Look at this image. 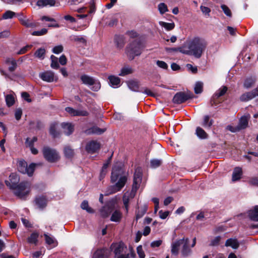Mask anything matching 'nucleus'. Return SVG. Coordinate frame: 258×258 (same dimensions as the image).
<instances>
[{
	"label": "nucleus",
	"instance_id": "49530a36",
	"mask_svg": "<svg viewBox=\"0 0 258 258\" xmlns=\"http://www.w3.org/2000/svg\"><path fill=\"white\" fill-rule=\"evenodd\" d=\"M50 58L51 60V63L50 65L51 67L54 69H57L59 68L57 58L53 55H52L50 56Z\"/></svg>",
	"mask_w": 258,
	"mask_h": 258
},
{
	"label": "nucleus",
	"instance_id": "7ed1b4c3",
	"mask_svg": "<svg viewBox=\"0 0 258 258\" xmlns=\"http://www.w3.org/2000/svg\"><path fill=\"white\" fill-rule=\"evenodd\" d=\"M122 170L120 166L115 165L113 167L111 181L112 182L118 181L114 185L108 186L105 192V196H108L114 194L118 191L124 186L127 181V177L125 175L121 176Z\"/></svg>",
	"mask_w": 258,
	"mask_h": 258
},
{
	"label": "nucleus",
	"instance_id": "c756f323",
	"mask_svg": "<svg viewBox=\"0 0 258 258\" xmlns=\"http://www.w3.org/2000/svg\"><path fill=\"white\" fill-rule=\"evenodd\" d=\"M104 129H101L97 126H93L85 131L87 134H98L100 135L105 132Z\"/></svg>",
	"mask_w": 258,
	"mask_h": 258
},
{
	"label": "nucleus",
	"instance_id": "c03bdc74",
	"mask_svg": "<svg viewBox=\"0 0 258 258\" xmlns=\"http://www.w3.org/2000/svg\"><path fill=\"white\" fill-rule=\"evenodd\" d=\"M227 91V88L226 86H222L215 93V97L219 98L223 96Z\"/></svg>",
	"mask_w": 258,
	"mask_h": 258
},
{
	"label": "nucleus",
	"instance_id": "b1692460",
	"mask_svg": "<svg viewBox=\"0 0 258 258\" xmlns=\"http://www.w3.org/2000/svg\"><path fill=\"white\" fill-rule=\"evenodd\" d=\"M108 252L107 249H97L94 253L93 258H107Z\"/></svg>",
	"mask_w": 258,
	"mask_h": 258
},
{
	"label": "nucleus",
	"instance_id": "4468645a",
	"mask_svg": "<svg viewBox=\"0 0 258 258\" xmlns=\"http://www.w3.org/2000/svg\"><path fill=\"white\" fill-rule=\"evenodd\" d=\"M65 110L71 116H85L88 115V112L86 110H76L70 107H66Z\"/></svg>",
	"mask_w": 258,
	"mask_h": 258
},
{
	"label": "nucleus",
	"instance_id": "2eb2a0df",
	"mask_svg": "<svg viewBox=\"0 0 258 258\" xmlns=\"http://www.w3.org/2000/svg\"><path fill=\"white\" fill-rule=\"evenodd\" d=\"M45 243L50 246L51 248L56 247L58 242L55 237L48 233L44 234Z\"/></svg>",
	"mask_w": 258,
	"mask_h": 258
},
{
	"label": "nucleus",
	"instance_id": "de8ad7c7",
	"mask_svg": "<svg viewBox=\"0 0 258 258\" xmlns=\"http://www.w3.org/2000/svg\"><path fill=\"white\" fill-rule=\"evenodd\" d=\"M158 9L160 13L162 15L168 11L167 5L164 3H160L158 6Z\"/></svg>",
	"mask_w": 258,
	"mask_h": 258
},
{
	"label": "nucleus",
	"instance_id": "f704fd0d",
	"mask_svg": "<svg viewBox=\"0 0 258 258\" xmlns=\"http://www.w3.org/2000/svg\"><path fill=\"white\" fill-rule=\"evenodd\" d=\"M5 101L7 106L11 107L13 106L15 102L14 95L8 94L5 96Z\"/></svg>",
	"mask_w": 258,
	"mask_h": 258
},
{
	"label": "nucleus",
	"instance_id": "6ab92c4d",
	"mask_svg": "<svg viewBox=\"0 0 258 258\" xmlns=\"http://www.w3.org/2000/svg\"><path fill=\"white\" fill-rule=\"evenodd\" d=\"M256 82V77L255 76H250L247 77L243 83V87L246 89L253 87Z\"/></svg>",
	"mask_w": 258,
	"mask_h": 258
},
{
	"label": "nucleus",
	"instance_id": "e433bc0d",
	"mask_svg": "<svg viewBox=\"0 0 258 258\" xmlns=\"http://www.w3.org/2000/svg\"><path fill=\"white\" fill-rule=\"evenodd\" d=\"M57 125L56 123H54L51 124L50 127L49 133L53 138L58 137L59 135V133L57 131Z\"/></svg>",
	"mask_w": 258,
	"mask_h": 258
},
{
	"label": "nucleus",
	"instance_id": "ddd939ff",
	"mask_svg": "<svg viewBox=\"0 0 258 258\" xmlns=\"http://www.w3.org/2000/svg\"><path fill=\"white\" fill-rule=\"evenodd\" d=\"M21 24L27 28H34L39 26V23L34 22L22 16L19 18Z\"/></svg>",
	"mask_w": 258,
	"mask_h": 258
},
{
	"label": "nucleus",
	"instance_id": "393cba45",
	"mask_svg": "<svg viewBox=\"0 0 258 258\" xmlns=\"http://www.w3.org/2000/svg\"><path fill=\"white\" fill-rule=\"evenodd\" d=\"M61 127L63 130L64 134L67 135H70L74 131V127L71 123L69 122H63L61 123Z\"/></svg>",
	"mask_w": 258,
	"mask_h": 258
},
{
	"label": "nucleus",
	"instance_id": "f257e3e1",
	"mask_svg": "<svg viewBox=\"0 0 258 258\" xmlns=\"http://www.w3.org/2000/svg\"><path fill=\"white\" fill-rule=\"evenodd\" d=\"M207 45V43L204 39L195 37L186 40L177 50L183 54L193 55L195 57L199 58L205 50Z\"/></svg>",
	"mask_w": 258,
	"mask_h": 258
},
{
	"label": "nucleus",
	"instance_id": "864d4df0",
	"mask_svg": "<svg viewBox=\"0 0 258 258\" xmlns=\"http://www.w3.org/2000/svg\"><path fill=\"white\" fill-rule=\"evenodd\" d=\"M258 156V153L254 152H248V155H246L244 156V157L246 158L248 161H251L253 160V156L254 158H256Z\"/></svg>",
	"mask_w": 258,
	"mask_h": 258
},
{
	"label": "nucleus",
	"instance_id": "3c124183",
	"mask_svg": "<svg viewBox=\"0 0 258 258\" xmlns=\"http://www.w3.org/2000/svg\"><path fill=\"white\" fill-rule=\"evenodd\" d=\"M15 15V13L11 11H6L3 15V19H9L12 18Z\"/></svg>",
	"mask_w": 258,
	"mask_h": 258
},
{
	"label": "nucleus",
	"instance_id": "5fc2aeb1",
	"mask_svg": "<svg viewBox=\"0 0 258 258\" xmlns=\"http://www.w3.org/2000/svg\"><path fill=\"white\" fill-rule=\"evenodd\" d=\"M221 9H222L224 14L228 17H231L232 14L229 8L225 5H222L221 6Z\"/></svg>",
	"mask_w": 258,
	"mask_h": 258
},
{
	"label": "nucleus",
	"instance_id": "e2e57ef3",
	"mask_svg": "<svg viewBox=\"0 0 258 258\" xmlns=\"http://www.w3.org/2000/svg\"><path fill=\"white\" fill-rule=\"evenodd\" d=\"M186 67L188 70L191 71L192 73H196L197 72L198 69L197 67H194L189 63L187 64Z\"/></svg>",
	"mask_w": 258,
	"mask_h": 258
},
{
	"label": "nucleus",
	"instance_id": "c85d7f7f",
	"mask_svg": "<svg viewBox=\"0 0 258 258\" xmlns=\"http://www.w3.org/2000/svg\"><path fill=\"white\" fill-rule=\"evenodd\" d=\"M111 86L113 88H117L119 86L120 80L119 78L116 76H111L108 77Z\"/></svg>",
	"mask_w": 258,
	"mask_h": 258
},
{
	"label": "nucleus",
	"instance_id": "5701e85b",
	"mask_svg": "<svg viewBox=\"0 0 258 258\" xmlns=\"http://www.w3.org/2000/svg\"><path fill=\"white\" fill-rule=\"evenodd\" d=\"M184 238L178 240L173 242L171 245V252L173 254L177 255L178 253L179 246L184 243Z\"/></svg>",
	"mask_w": 258,
	"mask_h": 258
},
{
	"label": "nucleus",
	"instance_id": "680f3d73",
	"mask_svg": "<svg viewBox=\"0 0 258 258\" xmlns=\"http://www.w3.org/2000/svg\"><path fill=\"white\" fill-rule=\"evenodd\" d=\"M22 111L21 109L18 108L16 110L15 113V116L16 119L17 120H19L20 119L21 116H22Z\"/></svg>",
	"mask_w": 258,
	"mask_h": 258
},
{
	"label": "nucleus",
	"instance_id": "f03ea898",
	"mask_svg": "<svg viewBox=\"0 0 258 258\" xmlns=\"http://www.w3.org/2000/svg\"><path fill=\"white\" fill-rule=\"evenodd\" d=\"M20 177L15 173H12L9 176V180L6 181V185L14 190V194L21 199H24L30 191L31 184L28 182L19 183Z\"/></svg>",
	"mask_w": 258,
	"mask_h": 258
},
{
	"label": "nucleus",
	"instance_id": "bf43d9fd",
	"mask_svg": "<svg viewBox=\"0 0 258 258\" xmlns=\"http://www.w3.org/2000/svg\"><path fill=\"white\" fill-rule=\"evenodd\" d=\"M221 237L219 236H216L213 240H211L210 245L211 246H215L219 244V241H220Z\"/></svg>",
	"mask_w": 258,
	"mask_h": 258
},
{
	"label": "nucleus",
	"instance_id": "1a4fd4ad",
	"mask_svg": "<svg viewBox=\"0 0 258 258\" xmlns=\"http://www.w3.org/2000/svg\"><path fill=\"white\" fill-rule=\"evenodd\" d=\"M36 164L31 163L28 166L26 161H19L18 164V169L23 174H27L29 176H31L34 171Z\"/></svg>",
	"mask_w": 258,
	"mask_h": 258
},
{
	"label": "nucleus",
	"instance_id": "473e14b6",
	"mask_svg": "<svg viewBox=\"0 0 258 258\" xmlns=\"http://www.w3.org/2000/svg\"><path fill=\"white\" fill-rule=\"evenodd\" d=\"M45 49L44 48H40L38 49L34 54L35 57L40 60H43L45 57Z\"/></svg>",
	"mask_w": 258,
	"mask_h": 258
},
{
	"label": "nucleus",
	"instance_id": "a19ab883",
	"mask_svg": "<svg viewBox=\"0 0 258 258\" xmlns=\"http://www.w3.org/2000/svg\"><path fill=\"white\" fill-rule=\"evenodd\" d=\"M159 24L162 27H164L166 30L170 31L172 30L174 27L175 24L174 23H166L162 21L159 22Z\"/></svg>",
	"mask_w": 258,
	"mask_h": 258
},
{
	"label": "nucleus",
	"instance_id": "0eeeda50",
	"mask_svg": "<svg viewBox=\"0 0 258 258\" xmlns=\"http://www.w3.org/2000/svg\"><path fill=\"white\" fill-rule=\"evenodd\" d=\"M44 158L49 162L54 163L60 159L58 152L55 149L45 147L42 150Z\"/></svg>",
	"mask_w": 258,
	"mask_h": 258
},
{
	"label": "nucleus",
	"instance_id": "37998d69",
	"mask_svg": "<svg viewBox=\"0 0 258 258\" xmlns=\"http://www.w3.org/2000/svg\"><path fill=\"white\" fill-rule=\"evenodd\" d=\"M81 207L83 210H86L89 213H93L94 210L89 206L88 202L84 200L81 204Z\"/></svg>",
	"mask_w": 258,
	"mask_h": 258
},
{
	"label": "nucleus",
	"instance_id": "58836bf2",
	"mask_svg": "<svg viewBox=\"0 0 258 258\" xmlns=\"http://www.w3.org/2000/svg\"><path fill=\"white\" fill-rule=\"evenodd\" d=\"M188 239H184V243L182 244L183 248L182 250V253L184 255H187L190 252V250L188 247Z\"/></svg>",
	"mask_w": 258,
	"mask_h": 258
},
{
	"label": "nucleus",
	"instance_id": "052dcab7",
	"mask_svg": "<svg viewBox=\"0 0 258 258\" xmlns=\"http://www.w3.org/2000/svg\"><path fill=\"white\" fill-rule=\"evenodd\" d=\"M248 182L251 185H257L258 184V178L257 177H251L249 178Z\"/></svg>",
	"mask_w": 258,
	"mask_h": 258
},
{
	"label": "nucleus",
	"instance_id": "a18cd8bd",
	"mask_svg": "<svg viewBox=\"0 0 258 258\" xmlns=\"http://www.w3.org/2000/svg\"><path fill=\"white\" fill-rule=\"evenodd\" d=\"M64 154L67 158H71L74 156V152L73 149L67 146L64 148Z\"/></svg>",
	"mask_w": 258,
	"mask_h": 258
},
{
	"label": "nucleus",
	"instance_id": "69168bd1",
	"mask_svg": "<svg viewBox=\"0 0 258 258\" xmlns=\"http://www.w3.org/2000/svg\"><path fill=\"white\" fill-rule=\"evenodd\" d=\"M59 62L61 65H65L67 63V59L64 55H62L59 58Z\"/></svg>",
	"mask_w": 258,
	"mask_h": 258
},
{
	"label": "nucleus",
	"instance_id": "338daca9",
	"mask_svg": "<svg viewBox=\"0 0 258 258\" xmlns=\"http://www.w3.org/2000/svg\"><path fill=\"white\" fill-rule=\"evenodd\" d=\"M161 243L162 240H161L154 241L151 243V246L152 247H159L161 244Z\"/></svg>",
	"mask_w": 258,
	"mask_h": 258
},
{
	"label": "nucleus",
	"instance_id": "423d86ee",
	"mask_svg": "<svg viewBox=\"0 0 258 258\" xmlns=\"http://www.w3.org/2000/svg\"><path fill=\"white\" fill-rule=\"evenodd\" d=\"M110 248L114 253L115 258L129 257V254L126 253L127 247L122 242L112 243Z\"/></svg>",
	"mask_w": 258,
	"mask_h": 258
},
{
	"label": "nucleus",
	"instance_id": "f3484780",
	"mask_svg": "<svg viewBox=\"0 0 258 258\" xmlns=\"http://www.w3.org/2000/svg\"><path fill=\"white\" fill-rule=\"evenodd\" d=\"M40 78L44 81L52 82L54 81V73L51 71H46L39 74Z\"/></svg>",
	"mask_w": 258,
	"mask_h": 258
},
{
	"label": "nucleus",
	"instance_id": "13d9d810",
	"mask_svg": "<svg viewBox=\"0 0 258 258\" xmlns=\"http://www.w3.org/2000/svg\"><path fill=\"white\" fill-rule=\"evenodd\" d=\"M169 213L170 212L169 211H163L162 210H160L159 212V215L161 219H165L169 216Z\"/></svg>",
	"mask_w": 258,
	"mask_h": 258
},
{
	"label": "nucleus",
	"instance_id": "6e6552de",
	"mask_svg": "<svg viewBox=\"0 0 258 258\" xmlns=\"http://www.w3.org/2000/svg\"><path fill=\"white\" fill-rule=\"evenodd\" d=\"M81 80L83 83L89 86H92L91 90L94 91H98L101 87V84L99 81L88 75H83L81 77Z\"/></svg>",
	"mask_w": 258,
	"mask_h": 258
},
{
	"label": "nucleus",
	"instance_id": "412c9836",
	"mask_svg": "<svg viewBox=\"0 0 258 258\" xmlns=\"http://www.w3.org/2000/svg\"><path fill=\"white\" fill-rule=\"evenodd\" d=\"M247 216L250 220L258 221V206H255L253 209L247 212Z\"/></svg>",
	"mask_w": 258,
	"mask_h": 258
},
{
	"label": "nucleus",
	"instance_id": "a878e982",
	"mask_svg": "<svg viewBox=\"0 0 258 258\" xmlns=\"http://www.w3.org/2000/svg\"><path fill=\"white\" fill-rule=\"evenodd\" d=\"M122 217L121 212L119 210H115L112 214L110 220L114 222H119Z\"/></svg>",
	"mask_w": 258,
	"mask_h": 258
},
{
	"label": "nucleus",
	"instance_id": "9b49d317",
	"mask_svg": "<svg viewBox=\"0 0 258 258\" xmlns=\"http://www.w3.org/2000/svg\"><path fill=\"white\" fill-rule=\"evenodd\" d=\"M248 124V119L246 116H242L239 119L238 124L237 126H228V129L231 132L235 133L245 128Z\"/></svg>",
	"mask_w": 258,
	"mask_h": 258
},
{
	"label": "nucleus",
	"instance_id": "4d7b16f0",
	"mask_svg": "<svg viewBox=\"0 0 258 258\" xmlns=\"http://www.w3.org/2000/svg\"><path fill=\"white\" fill-rule=\"evenodd\" d=\"M63 46L61 45L56 46L52 49V52L55 54H59L63 51Z\"/></svg>",
	"mask_w": 258,
	"mask_h": 258
},
{
	"label": "nucleus",
	"instance_id": "774afa93",
	"mask_svg": "<svg viewBox=\"0 0 258 258\" xmlns=\"http://www.w3.org/2000/svg\"><path fill=\"white\" fill-rule=\"evenodd\" d=\"M137 253L139 256H145L143 247L141 245H140L137 248Z\"/></svg>",
	"mask_w": 258,
	"mask_h": 258
},
{
	"label": "nucleus",
	"instance_id": "2f4dec72",
	"mask_svg": "<svg viewBox=\"0 0 258 258\" xmlns=\"http://www.w3.org/2000/svg\"><path fill=\"white\" fill-rule=\"evenodd\" d=\"M225 246H231L234 249H236L239 246V243L236 239L229 238L226 240Z\"/></svg>",
	"mask_w": 258,
	"mask_h": 258
},
{
	"label": "nucleus",
	"instance_id": "cd10ccee",
	"mask_svg": "<svg viewBox=\"0 0 258 258\" xmlns=\"http://www.w3.org/2000/svg\"><path fill=\"white\" fill-rule=\"evenodd\" d=\"M55 1L54 0H38L37 5L39 7H44L46 6H53L55 5Z\"/></svg>",
	"mask_w": 258,
	"mask_h": 258
},
{
	"label": "nucleus",
	"instance_id": "39448f33",
	"mask_svg": "<svg viewBox=\"0 0 258 258\" xmlns=\"http://www.w3.org/2000/svg\"><path fill=\"white\" fill-rule=\"evenodd\" d=\"M142 45L141 42L135 40L126 48L125 52L130 59H133L136 56L140 55L142 53Z\"/></svg>",
	"mask_w": 258,
	"mask_h": 258
},
{
	"label": "nucleus",
	"instance_id": "72a5a7b5",
	"mask_svg": "<svg viewBox=\"0 0 258 258\" xmlns=\"http://www.w3.org/2000/svg\"><path fill=\"white\" fill-rule=\"evenodd\" d=\"M196 134L201 139L207 138L208 135L205 131L200 127H197L196 130Z\"/></svg>",
	"mask_w": 258,
	"mask_h": 258
},
{
	"label": "nucleus",
	"instance_id": "09e8293b",
	"mask_svg": "<svg viewBox=\"0 0 258 258\" xmlns=\"http://www.w3.org/2000/svg\"><path fill=\"white\" fill-rule=\"evenodd\" d=\"M162 164V160L160 159H154L150 161V165L151 167L156 168L161 165Z\"/></svg>",
	"mask_w": 258,
	"mask_h": 258
},
{
	"label": "nucleus",
	"instance_id": "a211bd4d",
	"mask_svg": "<svg viewBox=\"0 0 258 258\" xmlns=\"http://www.w3.org/2000/svg\"><path fill=\"white\" fill-rule=\"evenodd\" d=\"M100 148V145L96 141H92L89 142L86 146V151L91 153H93L96 152Z\"/></svg>",
	"mask_w": 258,
	"mask_h": 258
},
{
	"label": "nucleus",
	"instance_id": "aec40b11",
	"mask_svg": "<svg viewBox=\"0 0 258 258\" xmlns=\"http://www.w3.org/2000/svg\"><path fill=\"white\" fill-rule=\"evenodd\" d=\"M128 87L134 92H141L140 90V82L137 80H131L126 82Z\"/></svg>",
	"mask_w": 258,
	"mask_h": 258
},
{
	"label": "nucleus",
	"instance_id": "f8f14e48",
	"mask_svg": "<svg viewBox=\"0 0 258 258\" xmlns=\"http://www.w3.org/2000/svg\"><path fill=\"white\" fill-rule=\"evenodd\" d=\"M257 95H258V89L256 88L251 91L242 94L239 99L241 101L246 102L255 98Z\"/></svg>",
	"mask_w": 258,
	"mask_h": 258
},
{
	"label": "nucleus",
	"instance_id": "9d476101",
	"mask_svg": "<svg viewBox=\"0 0 258 258\" xmlns=\"http://www.w3.org/2000/svg\"><path fill=\"white\" fill-rule=\"evenodd\" d=\"M193 96L194 95L191 92H178L174 95L173 98V102L174 103L180 104L190 98H192Z\"/></svg>",
	"mask_w": 258,
	"mask_h": 258
},
{
	"label": "nucleus",
	"instance_id": "6e6d98bb",
	"mask_svg": "<svg viewBox=\"0 0 258 258\" xmlns=\"http://www.w3.org/2000/svg\"><path fill=\"white\" fill-rule=\"evenodd\" d=\"M156 64L159 68L163 69L166 70L168 68L167 64L165 62L162 60H157Z\"/></svg>",
	"mask_w": 258,
	"mask_h": 258
},
{
	"label": "nucleus",
	"instance_id": "8fccbe9b",
	"mask_svg": "<svg viewBox=\"0 0 258 258\" xmlns=\"http://www.w3.org/2000/svg\"><path fill=\"white\" fill-rule=\"evenodd\" d=\"M203 84L202 82H198L196 83L195 87V92L196 94L201 93L203 91Z\"/></svg>",
	"mask_w": 258,
	"mask_h": 258
},
{
	"label": "nucleus",
	"instance_id": "0e129e2a",
	"mask_svg": "<svg viewBox=\"0 0 258 258\" xmlns=\"http://www.w3.org/2000/svg\"><path fill=\"white\" fill-rule=\"evenodd\" d=\"M21 96L24 100L27 101L28 102H31V100L30 99V95L28 93L26 92H22L21 94Z\"/></svg>",
	"mask_w": 258,
	"mask_h": 258
},
{
	"label": "nucleus",
	"instance_id": "c9c22d12",
	"mask_svg": "<svg viewBox=\"0 0 258 258\" xmlns=\"http://www.w3.org/2000/svg\"><path fill=\"white\" fill-rule=\"evenodd\" d=\"M213 122V120L210 119V116L209 115H205L203 118L202 125L205 128H210Z\"/></svg>",
	"mask_w": 258,
	"mask_h": 258
},
{
	"label": "nucleus",
	"instance_id": "7c9ffc66",
	"mask_svg": "<svg viewBox=\"0 0 258 258\" xmlns=\"http://www.w3.org/2000/svg\"><path fill=\"white\" fill-rule=\"evenodd\" d=\"M112 212V208L108 206L103 207L100 210V215L103 218L107 217Z\"/></svg>",
	"mask_w": 258,
	"mask_h": 258
},
{
	"label": "nucleus",
	"instance_id": "603ef678",
	"mask_svg": "<svg viewBox=\"0 0 258 258\" xmlns=\"http://www.w3.org/2000/svg\"><path fill=\"white\" fill-rule=\"evenodd\" d=\"M47 32V29L46 28H43L40 31H35L32 33V35L33 36H42L45 35Z\"/></svg>",
	"mask_w": 258,
	"mask_h": 258
},
{
	"label": "nucleus",
	"instance_id": "ea45409f",
	"mask_svg": "<svg viewBox=\"0 0 258 258\" xmlns=\"http://www.w3.org/2000/svg\"><path fill=\"white\" fill-rule=\"evenodd\" d=\"M38 234L36 232L32 233L28 238L27 240L29 243L36 244L38 241Z\"/></svg>",
	"mask_w": 258,
	"mask_h": 258
},
{
	"label": "nucleus",
	"instance_id": "79ce46f5",
	"mask_svg": "<svg viewBox=\"0 0 258 258\" xmlns=\"http://www.w3.org/2000/svg\"><path fill=\"white\" fill-rule=\"evenodd\" d=\"M133 72V70L130 67L127 66L122 68L119 74V76H124L128 74H131Z\"/></svg>",
	"mask_w": 258,
	"mask_h": 258
},
{
	"label": "nucleus",
	"instance_id": "bb28decb",
	"mask_svg": "<svg viewBox=\"0 0 258 258\" xmlns=\"http://www.w3.org/2000/svg\"><path fill=\"white\" fill-rule=\"evenodd\" d=\"M114 41L116 47L119 49L123 47L125 43V39L123 36L116 35L115 36Z\"/></svg>",
	"mask_w": 258,
	"mask_h": 258
},
{
	"label": "nucleus",
	"instance_id": "20e7f679",
	"mask_svg": "<svg viewBox=\"0 0 258 258\" xmlns=\"http://www.w3.org/2000/svg\"><path fill=\"white\" fill-rule=\"evenodd\" d=\"M142 179V169L141 167L136 169L134 176V181L132 190L124 193L123 198V203L125 208L126 212H128V203L131 199L135 196L136 191L140 186Z\"/></svg>",
	"mask_w": 258,
	"mask_h": 258
},
{
	"label": "nucleus",
	"instance_id": "4be33fe9",
	"mask_svg": "<svg viewBox=\"0 0 258 258\" xmlns=\"http://www.w3.org/2000/svg\"><path fill=\"white\" fill-rule=\"evenodd\" d=\"M35 203L39 209H42L46 206L47 200L43 196H38L36 198Z\"/></svg>",
	"mask_w": 258,
	"mask_h": 258
},
{
	"label": "nucleus",
	"instance_id": "dca6fc26",
	"mask_svg": "<svg viewBox=\"0 0 258 258\" xmlns=\"http://www.w3.org/2000/svg\"><path fill=\"white\" fill-rule=\"evenodd\" d=\"M243 170L240 167H236L233 169L232 174V181L235 182L239 180L242 176Z\"/></svg>",
	"mask_w": 258,
	"mask_h": 258
},
{
	"label": "nucleus",
	"instance_id": "4c0bfd02",
	"mask_svg": "<svg viewBox=\"0 0 258 258\" xmlns=\"http://www.w3.org/2000/svg\"><path fill=\"white\" fill-rule=\"evenodd\" d=\"M6 62L10 65L9 67V71L13 72L15 70L17 67V63L15 59L9 58L6 60Z\"/></svg>",
	"mask_w": 258,
	"mask_h": 258
}]
</instances>
